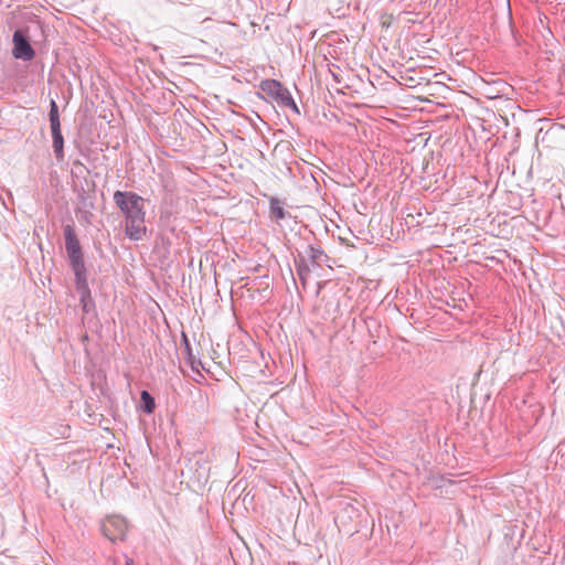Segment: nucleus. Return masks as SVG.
<instances>
[{
  "mask_svg": "<svg viewBox=\"0 0 565 565\" xmlns=\"http://www.w3.org/2000/svg\"><path fill=\"white\" fill-rule=\"evenodd\" d=\"M269 211H270V217L276 221H280L286 216L282 203L276 198L270 199Z\"/></svg>",
  "mask_w": 565,
  "mask_h": 565,
  "instance_id": "nucleus-7",
  "label": "nucleus"
},
{
  "mask_svg": "<svg viewBox=\"0 0 565 565\" xmlns=\"http://www.w3.org/2000/svg\"><path fill=\"white\" fill-rule=\"evenodd\" d=\"M50 126H51V132L53 134H61V121H60V115H58V107L54 99L50 103Z\"/></svg>",
  "mask_w": 565,
  "mask_h": 565,
  "instance_id": "nucleus-6",
  "label": "nucleus"
},
{
  "mask_svg": "<svg viewBox=\"0 0 565 565\" xmlns=\"http://www.w3.org/2000/svg\"><path fill=\"white\" fill-rule=\"evenodd\" d=\"M65 248L78 282L85 280V266L79 241L71 225L64 227Z\"/></svg>",
  "mask_w": 565,
  "mask_h": 565,
  "instance_id": "nucleus-2",
  "label": "nucleus"
},
{
  "mask_svg": "<svg viewBox=\"0 0 565 565\" xmlns=\"http://www.w3.org/2000/svg\"><path fill=\"white\" fill-rule=\"evenodd\" d=\"M114 202L125 216V233L132 241L146 235V200L130 191H116Z\"/></svg>",
  "mask_w": 565,
  "mask_h": 565,
  "instance_id": "nucleus-1",
  "label": "nucleus"
},
{
  "mask_svg": "<svg viewBox=\"0 0 565 565\" xmlns=\"http://www.w3.org/2000/svg\"><path fill=\"white\" fill-rule=\"evenodd\" d=\"M102 531L111 542L122 541L128 531V524L121 516H110L103 522Z\"/></svg>",
  "mask_w": 565,
  "mask_h": 565,
  "instance_id": "nucleus-4",
  "label": "nucleus"
},
{
  "mask_svg": "<svg viewBox=\"0 0 565 565\" xmlns=\"http://www.w3.org/2000/svg\"><path fill=\"white\" fill-rule=\"evenodd\" d=\"M125 565H134V561L131 558H127Z\"/></svg>",
  "mask_w": 565,
  "mask_h": 565,
  "instance_id": "nucleus-10",
  "label": "nucleus"
},
{
  "mask_svg": "<svg viewBox=\"0 0 565 565\" xmlns=\"http://www.w3.org/2000/svg\"><path fill=\"white\" fill-rule=\"evenodd\" d=\"M140 397L143 403V411L151 414L156 407L153 397L147 391H142Z\"/></svg>",
  "mask_w": 565,
  "mask_h": 565,
  "instance_id": "nucleus-9",
  "label": "nucleus"
},
{
  "mask_svg": "<svg viewBox=\"0 0 565 565\" xmlns=\"http://www.w3.org/2000/svg\"><path fill=\"white\" fill-rule=\"evenodd\" d=\"M52 139H53V151L55 153V157L57 159H62L63 158V154H64V139H63V136H62V132L61 134H53L52 135Z\"/></svg>",
  "mask_w": 565,
  "mask_h": 565,
  "instance_id": "nucleus-8",
  "label": "nucleus"
},
{
  "mask_svg": "<svg viewBox=\"0 0 565 565\" xmlns=\"http://www.w3.org/2000/svg\"><path fill=\"white\" fill-rule=\"evenodd\" d=\"M262 90L282 107L292 109L299 114V109L290 92L276 79H265L260 83Z\"/></svg>",
  "mask_w": 565,
  "mask_h": 565,
  "instance_id": "nucleus-3",
  "label": "nucleus"
},
{
  "mask_svg": "<svg viewBox=\"0 0 565 565\" xmlns=\"http://www.w3.org/2000/svg\"><path fill=\"white\" fill-rule=\"evenodd\" d=\"M12 42H13L12 55L15 58L23 60V61H31L34 57L35 52H34L33 47L31 46L28 39L23 35V33L20 30H17L13 33Z\"/></svg>",
  "mask_w": 565,
  "mask_h": 565,
  "instance_id": "nucleus-5",
  "label": "nucleus"
}]
</instances>
